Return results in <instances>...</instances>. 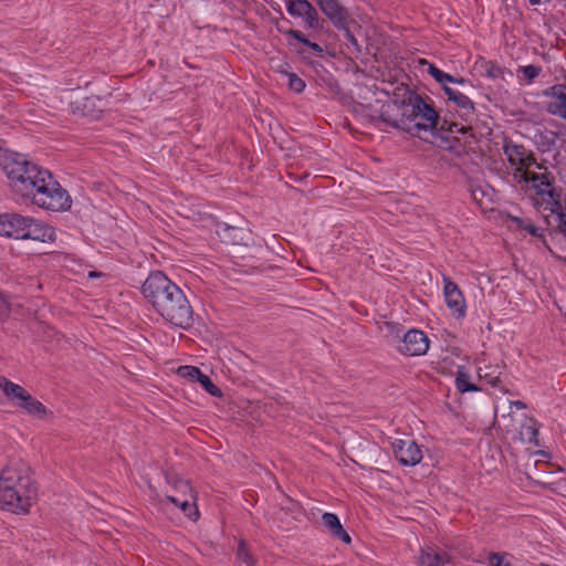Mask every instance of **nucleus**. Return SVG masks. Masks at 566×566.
<instances>
[{
  "mask_svg": "<svg viewBox=\"0 0 566 566\" xmlns=\"http://www.w3.org/2000/svg\"><path fill=\"white\" fill-rule=\"evenodd\" d=\"M0 167L6 172L9 185L22 199L52 211H65L71 208L67 191L54 179L53 175L25 155L0 148Z\"/></svg>",
  "mask_w": 566,
  "mask_h": 566,
  "instance_id": "f257e3e1",
  "label": "nucleus"
},
{
  "mask_svg": "<svg viewBox=\"0 0 566 566\" xmlns=\"http://www.w3.org/2000/svg\"><path fill=\"white\" fill-rule=\"evenodd\" d=\"M144 297L174 326L192 324V307L184 291L160 271L151 272L142 286Z\"/></svg>",
  "mask_w": 566,
  "mask_h": 566,
  "instance_id": "f03ea898",
  "label": "nucleus"
},
{
  "mask_svg": "<svg viewBox=\"0 0 566 566\" xmlns=\"http://www.w3.org/2000/svg\"><path fill=\"white\" fill-rule=\"evenodd\" d=\"M38 499V485L31 468L21 459L10 460L0 472V506L15 514H25Z\"/></svg>",
  "mask_w": 566,
  "mask_h": 566,
  "instance_id": "7ed1b4c3",
  "label": "nucleus"
},
{
  "mask_svg": "<svg viewBox=\"0 0 566 566\" xmlns=\"http://www.w3.org/2000/svg\"><path fill=\"white\" fill-rule=\"evenodd\" d=\"M400 108L407 118V133L419 135L421 130L433 132L439 124V115L431 104L413 91L402 90Z\"/></svg>",
  "mask_w": 566,
  "mask_h": 566,
  "instance_id": "20e7f679",
  "label": "nucleus"
},
{
  "mask_svg": "<svg viewBox=\"0 0 566 566\" xmlns=\"http://www.w3.org/2000/svg\"><path fill=\"white\" fill-rule=\"evenodd\" d=\"M0 389L13 406L23 409L29 416L44 419L49 411L46 407L31 396L22 386L0 376Z\"/></svg>",
  "mask_w": 566,
  "mask_h": 566,
  "instance_id": "39448f33",
  "label": "nucleus"
},
{
  "mask_svg": "<svg viewBox=\"0 0 566 566\" xmlns=\"http://www.w3.org/2000/svg\"><path fill=\"white\" fill-rule=\"evenodd\" d=\"M395 458L402 465L413 467L422 460L420 447L412 439H397L392 442Z\"/></svg>",
  "mask_w": 566,
  "mask_h": 566,
  "instance_id": "423d86ee",
  "label": "nucleus"
},
{
  "mask_svg": "<svg viewBox=\"0 0 566 566\" xmlns=\"http://www.w3.org/2000/svg\"><path fill=\"white\" fill-rule=\"evenodd\" d=\"M429 339L427 335L419 329L408 331L402 338L399 352L407 356H420L427 353Z\"/></svg>",
  "mask_w": 566,
  "mask_h": 566,
  "instance_id": "0eeeda50",
  "label": "nucleus"
},
{
  "mask_svg": "<svg viewBox=\"0 0 566 566\" xmlns=\"http://www.w3.org/2000/svg\"><path fill=\"white\" fill-rule=\"evenodd\" d=\"M27 222H31V217L19 213H0V235L22 239Z\"/></svg>",
  "mask_w": 566,
  "mask_h": 566,
  "instance_id": "6e6552de",
  "label": "nucleus"
},
{
  "mask_svg": "<svg viewBox=\"0 0 566 566\" xmlns=\"http://www.w3.org/2000/svg\"><path fill=\"white\" fill-rule=\"evenodd\" d=\"M316 3L336 29H345L350 21L348 10L338 0H316Z\"/></svg>",
  "mask_w": 566,
  "mask_h": 566,
  "instance_id": "1a4fd4ad",
  "label": "nucleus"
},
{
  "mask_svg": "<svg viewBox=\"0 0 566 566\" xmlns=\"http://www.w3.org/2000/svg\"><path fill=\"white\" fill-rule=\"evenodd\" d=\"M398 91H400V88H398ZM399 97V92H396L395 99L381 106L379 118L385 124L407 132V118L403 116V112L400 108Z\"/></svg>",
  "mask_w": 566,
  "mask_h": 566,
  "instance_id": "9d476101",
  "label": "nucleus"
},
{
  "mask_svg": "<svg viewBox=\"0 0 566 566\" xmlns=\"http://www.w3.org/2000/svg\"><path fill=\"white\" fill-rule=\"evenodd\" d=\"M444 287V298L447 306L452 311L453 315L458 318L463 317L465 315V300L460 291L459 286L452 282L449 277H443Z\"/></svg>",
  "mask_w": 566,
  "mask_h": 566,
  "instance_id": "9b49d317",
  "label": "nucleus"
},
{
  "mask_svg": "<svg viewBox=\"0 0 566 566\" xmlns=\"http://www.w3.org/2000/svg\"><path fill=\"white\" fill-rule=\"evenodd\" d=\"M56 238L55 231L41 220L31 218V222H27L25 230L21 240H34L40 242H52Z\"/></svg>",
  "mask_w": 566,
  "mask_h": 566,
  "instance_id": "f8f14e48",
  "label": "nucleus"
},
{
  "mask_svg": "<svg viewBox=\"0 0 566 566\" xmlns=\"http://www.w3.org/2000/svg\"><path fill=\"white\" fill-rule=\"evenodd\" d=\"M165 479L167 484L170 486V492L166 494L177 495L179 499L196 500V493L192 490L189 481L181 479L175 472H165Z\"/></svg>",
  "mask_w": 566,
  "mask_h": 566,
  "instance_id": "ddd939ff",
  "label": "nucleus"
},
{
  "mask_svg": "<svg viewBox=\"0 0 566 566\" xmlns=\"http://www.w3.org/2000/svg\"><path fill=\"white\" fill-rule=\"evenodd\" d=\"M470 129H471V127L458 124L455 122H449L447 119H443V120L439 119V124H438L437 128H434L433 130L454 135V134H467L468 130H470ZM441 138L446 144L444 147L449 148V149L454 148L455 144H459V138L455 136H451V137L441 136Z\"/></svg>",
  "mask_w": 566,
  "mask_h": 566,
  "instance_id": "4468645a",
  "label": "nucleus"
},
{
  "mask_svg": "<svg viewBox=\"0 0 566 566\" xmlns=\"http://www.w3.org/2000/svg\"><path fill=\"white\" fill-rule=\"evenodd\" d=\"M322 523L324 527L331 533L334 538L340 539L342 542L349 544L352 538L348 533L342 526L339 518L334 513H324L322 515Z\"/></svg>",
  "mask_w": 566,
  "mask_h": 566,
  "instance_id": "2eb2a0df",
  "label": "nucleus"
},
{
  "mask_svg": "<svg viewBox=\"0 0 566 566\" xmlns=\"http://www.w3.org/2000/svg\"><path fill=\"white\" fill-rule=\"evenodd\" d=\"M539 423L532 417H525L518 430V439L523 443L538 446Z\"/></svg>",
  "mask_w": 566,
  "mask_h": 566,
  "instance_id": "dca6fc26",
  "label": "nucleus"
},
{
  "mask_svg": "<svg viewBox=\"0 0 566 566\" xmlns=\"http://www.w3.org/2000/svg\"><path fill=\"white\" fill-rule=\"evenodd\" d=\"M450 560L447 554H439L431 547L421 551L419 566H443Z\"/></svg>",
  "mask_w": 566,
  "mask_h": 566,
  "instance_id": "f3484780",
  "label": "nucleus"
},
{
  "mask_svg": "<svg viewBox=\"0 0 566 566\" xmlns=\"http://www.w3.org/2000/svg\"><path fill=\"white\" fill-rule=\"evenodd\" d=\"M166 499L170 503L180 507L181 512L190 520H196L198 517L199 512L196 506V500L179 499L177 495L172 494H166Z\"/></svg>",
  "mask_w": 566,
  "mask_h": 566,
  "instance_id": "a211bd4d",
  "label": "nucleus"
},
{
  "mask_svg": "<svg viewBox=\"0 0 566 566\" xmlns=\"http://www.w3.org/2000/svg\"><path fill=\"white\" fill-rule=\"evenodd\" d=\"M527 149L523 145L514 144L512 142H505L503 145V153L507 157V161L511 166L520 167L525 151Z\"/></svg>",
  "mask_w": 566,
  "mask_h": 566,
  "instance_id": "6ab92c4d",
  "label": "nucleus"
},
{
  "mask_svg": "<svg viewBox=\"0 0 566 566\" xmlns=\"http://www.w3.org/2000/svg\"><path fill=\"white\" fill-rule=\"evenodd\" d=\"M452 102L457 105V112L464 120H469L474 115V103L465 94L458 92Z\"/></svg>",
  "mask_w": 566,
  "mask_h": 566,
  "instance_id": "aec40b11",
  "label": "nucleus"
},
{
  "mask_svg": "<svg viewBox=\"0 0 566 566\" xmlns=\"http://www.w3.org/2000/svg\"><path fill=\"white\" fill-rule=\"evenodd\" d=\"M286 11L294 18H304L312 10V4L307 0H285Z\"/></svg>",
  "mask_w": 566,
  "mask_h": 566,
  "instance_id": "412c9836",
  "label": "nucleus"
},
{
  "mask_svg": "<svg viewBox=\"0 0 566 566\" xmlns=\"http://www.w3.org/2000/svg\"><path fill=\"white\" fill-rule=\"evenodd\" d=\"M470 375L465 371L464 367L459 366L455 377V387L460 392L479 391L480 388L470 381Z\"/></svg>",
  "mask_w": 566,
  "mask_h": 566,
  "instance_id": "4be33fe9",
  "label": "nucleus"
},
{
  "mask_svg": "<svg viewBox=\"0 0 566 566\" xmlns=\"http://www.w3.org/2000/svg\"><path fill=\"white\" fill-rule=\"evenodd\" d=\"M284 34L286 35H290L292 36L293 39H295L297 42L306 45L307 48H310L311 50H313L317 55H322L324 50L323 48L315 43V42H311L307 38H305V35L298 31V30H293V29H290V30H286L284 31Z\"/></svg>",
  "mask_w": 566,
  "mask_h": 566,
  "instance_id": "5701e85b",
  "label": "nucleus"
},
{
  "mask_svg": "<svg viewBox=\"0 0 566 566\" xmlns=\"http://www.w3.org/2000/svg\"><path fill=\"white\" fill-rule=\"evenodd\" d=\"M527 176L528 184L532 182L534 185L541 182V185H545L546 187H551L555 179L552 172L548 171L537 174L528 170Z\"/></svg>",
  "mask_w": 566,
  "mask_h": 566,
  "instance_id": "b1692460",
  "label": "nucleus"
},
{
  "mask_svg": "<svg viewBox=\"0 0 566 566\" xmlns=\"http://www.w3.org/2000/svg\"><path fill=\"white\" fill-rule=\"evenodd\" d=\"M424 63L429 65V74L440 84L446 85L447 83H450V81H454V76L441 71L436 65L428 63L427 61H424Z\"/></svg>",
  "mask_w": 566,
  "mask_h": 566,
  "instance_id": "393cba45",
  "label": "nucleus"
},
{
  "mask_svg": "<svg viewBox=\"0 0 566 566\" xmlns=\"http://www.w3.org/2000/svg\"><path fill=\"white\" fill-rule=\"evenodd\" d=\"M196 381H198L211 396L220 397L222 395L221 389L212 382L209 376L201 373Z\"/></svg>",
  "mask_w": 566,
  "mask_h": 566,
  "instance_id": "a878e982",
  "label": "nucleus"
},
{
  "mask_svg": "<svg viewBox=\"0 0 566 566\" xmlns=\"http://www.w3.org/2000/svg\"><path fill=\"white\" fill-rule=\"evenodd\" d=\"M237 557L241 562L245 563L248 566H253L255 563L253 556L249 553L244 541H241L239 543V546L237 549Z\"/></svg>",
  "mask_w": 566,
  "mask_h": 566,
  "instance_id": "bb28decb",
  "label": "nucleus"
},
{
  "mask_svg": "<svg viewBox=\"0 0 566 566\" xmlns=\"http://www.w3.org/2000/svg\"><path fill=\"white\" fill-rule=\"evenodd\" d=\"M306 27L311 29H321L322 28V21L318 18V14L316 12V9L312 6V10H310L304 18H302Z\"/></svg>",
  "mask_w": 566,
  "mask_h": 566,
  "instance_id": "cd10ccee",
  "label": "nucleus"
},
{
  "mask_svg": "<svg viewBox=\"0 0 566 566\" xmlns=\"http://www.w3.org/2000/svg\"><path fill=\"white\" fill-rule=\"evenodd\" d=\"M500 375L501 371L499 370V366H496L492 371H486L484 374H482V368H479L480 378L486 380L493 387H497L500 385Z\"/></svg>",
  "mask_w": 566,
  "mask_h": 566,
  "instance_id": "c85d7f7f",
  "label": "nucleus"
},
{
  "mask_svg": "<svg viewBox=\"0 0 566 566\" xmlns=\"http://www.w3.org/2000/svg\"><path fill=\"white\" fill-rule=\"evenodd\" d=\"M549 189H547L546 191V196L551 199L552 203H553V208H552V212H557L559 210H562V198H560V190H558L557 188H554L553 185L551 187H548Z\"/></svg>",
  "mask_w": 566,
  "mask_h": 566,
  "instance_id": "c756f323",
  "label": "nucleus"
},
{
  "mask_svg": "<svg viewBox=\"0 0 566 566\" xmlns=\"http://www.w3.org/2000/svg\"><path fill=\"white\" fill-rule=\"evenodd\" d=\"M503 73H504V70L500 65H497L493 62H486L484 64V74H485V76H488L490 78L502 77Z\"/></svg>",
  "mask_w": 566,
  "mask_h": 566,
  "instance_id": "7c9ffc66",
  "label": "nucleus"
},
{
  "mask_svg": "<svg viewBox=\"0 0 566 566\" xmlns=\"http://www.w3.org/2000/svg\"><path fill=\"white\" fill-rule=\"evenodd\" d=\"M513 221L516 223V226L521 229L526 230L533 237H541L542 235V229L537 228L536 226L532 223H525V221L521 218H513Z\"/></svg>",
  "mask_w": 566,
  "mask_h": 566,
  "instance_id": "2f4dec72",
  "label": "nucleus"
},
{
  "mask_svg": "<svg viewBox=\"0 0 566 566\" xmlns=\"http://www.w3.org/2000/svg\"><path fill=\"white\" fill-rule=\"evenodd\" d=\"M305 82L298 77L295 73L289 74V87L295 93H302L305 88Z\"/></svg>",
  "mask_w": 566,
  "mask_h": 566,
  "instance_id": "473e14b6",
  "label": "nucleus"
},
{
  "mask_svg": "<svg viewBox=\"0 0 566 566\" xmlns=\"http://www.w3.org/2000/svg\"><path fill=\"white\" fill-rule=\"evenodd\" d=\"M178 373L182 377H187L192 380H197L201 374V370L198 367H193V366H181V367H179Z\"/></svg>",
  "mask_w": 566,
  "mask_h": 566,
  "instance_id": "72a5a7b5",
  "label": "nucleus"
},
{
  "mask_svg": "<svg viewBox=\"0 0 566 566\" xmlns=\"http://www.w3.org/2000/svg\"><path fill=\"white\" fill-rule=\"evenodd\" d=\"M521 71L524 74V76L531 82L539 75L542 69L539 66L530 64L522 66Z\"/></svg>",
  "mask_w": 566,
  "mask_h": 566,
  "instance_id": "f704fd0d",
  "label": "nucleus"
},
{
  "mask_svg": "<svg viewBox=\"0 0 566 566\" xmlns=\"http://www.w3.org/2000/svg\"><path fill=\"white\" fill-rule=\"evenodd\" d=\"M528 169L516 167L513 172V178L517 184H524L528 185V176H527Z\"/></svg>",
  "mask_w": 566,
  "mask_h": 566,
  "instance_id": "c9c22d12",
  "label": "nucleus"
},
{
  "mask_svg": "<svg viewBox=\"0 0 566 566\" xmlns=\"http://www.w3.org/2000/svg\"><path fill=\"white\" fill-rule=\"evenodd\" d=\"M10 313V304L4 297L3 294L0 293V322H3Z\"/></svg>",
  "mask_w": 566,
  "mask_h": 566,
  "instance_id": "e433bc0d",
  "label": "nucleus"
},
{
  "mask_svg": "<svg viewBox=\"0 0 566 566\" xmlns=\"http://www.w3.org/2000/svg\"><path fill=\"white\" fill-rule=\"evenodd\" d=\"M489 566H505L507 562H504V556L499 553L489 554Z\"/></svg>",
  "mask_w": 566,
  "mask_h": 566,
  "instance_id": "4c0bfd02",
  "label": "nucleus"
},
{
  "mask_svg": "<svg viewBox=\"0 0 566 566\" xmlns=\"http://www.w3.org/2000/svg\"><path fill=\"white\" fill-rule=\"evenodd\" d=\"M344 32L345 40L353 45L356 50H359V44L357 39L354 36L352 31L348 29V24H345V29H340Z\"/></svg>",
  "mask_w": 566,
  "mask_h": 566,
  "instance_id": "58836bf2",
  "label": "nucleus"
},
{
  "mask_svg": "<svg viewBox=\"0 0 566 566\" xmlns=\"http://www.w3.org/2000/svg\"><path fill=\"white\" fill-rule=\"evenodd\" d=\"M534 164H536V158H535V156H534L533 151H531V150H528V149H527V150L525 151V155H524V157H523V161H522V164H521V166H520V167L525 168V169H528V168H530L531 166H533Z\"/></svg>",
  "mask_w": 566,
  "mask_h": 566,
  "instance_id": "ea45409f",
  "label": "nucleus"
},
{
  "mask_svg": "<svg viewBox=\"0 0 566 566\" xmlns=\"http://www.w3.org/2000/svg\"><path fill=\"white\" fill-rule=\"evenodd\" d=\"M559 219V230L566 237V213L562 210L555 212Z\"/></svg>",
  "mask_w": 566,
  "mask_h": 566,
  "instance_id": "a19ab883",
  "label": "nucleus"
},
{
  "mask_svg": "<svg viewBox=\"0 0 566 566\" xmlns=\"http://www.w3.org/2000/svg\"><path fill=\"white\" fill-rule=\"evenodd\" d=\"M554 96L559 101L558 104H566V87H560L558 92L554 93Z\"/></svg>",
  "mask_w": 566,
  "mask_h": 566,
  "instance_id": "79ce46f5",
  "label": "nucleus"
},
{
  "mask_svg": "<svg viewBox=\"0 0 566 566\" xmlns=\"http://www.w3.org/2000/svg\"><path fill=\"white\" fill-rule=\"evenodd\" d=\"M533 188L535 189L536 193L542 197L546 196V191L548 189L545 185H541V182L534 184Z\"/></svg>",
  "mask_w": 566,
  "mask_h": 566,
  "instance_id": "37998d69",
  "label": "nucleus"
},
{
  "mask_svg": "<svg viewBox=\"0 0 566 566\" xmlns=\"http://www.w3.org/2000/svg\"><path fill=\"white\" fill-rule=\"evenodd\" d=\"M443 91H444L446 95L448 96L449 101H452L459 92V91L453 90L447 85H443Z\"/></svg>",
  "mask_w": 566,
  "mask_h": 566,
  "instance_id": "c03bdc74",
  "label": "nucleus"
},
{
  "mask_svg": "<svg viewBox=\"0 0 566 566\" xmlns=\"http://www.w3.org/2000/svg\"><path fill=\"white\" fill-rule=\"evenodd\" d=\"M547 111L553 114V115H556V111H563V107H562V104H558V103H549L548 104V108Z\"/></svg>",
  "mask_w": 566,
  "mask_h": 566,
  "instance_id": "a18cd8bd",
  "label": "nucleus"
},
{
  "mask_svg": "<svg viewBox=\"0 0 566 566\" xmlns=\"http://www.w3.org/2000/svg\"><path fill=\"white\" fill-rule=\"evenodd\" d=\"M510 406L511 407L514 406V407H516L518 409H525L526 408V405L523 401H521V400L510 401Z\"/></svg>",
  "mask_w": 566,
  "mask_h": 566,
  "instance_id": "49530a36",
  "label": "nucleus"
},
{
  "mask_svg": "<svg viewBox=\"0 0 566 566\" xmlns=\"http://www.w3.org/2000/svg\"><path fill=\"white\" fill-rule=\"evenodd\" d=\"M450 83H457V84L464 85L467 83V80L463 77H454V81H450Z\"/></svg>",
  "mask_w": 566,
  "mask_h": 566,
  "instance_id": "de8ad7c7",
  "label": "nucleus"
},
{
  "mask_svg": "<svg viewBox=\"0 0 566 566\" xmlns=\"http://www.w3.org/2000/svg\"><path fill=\"white\" fill-rule=\"evenodd\" d=\"M530 3L533 4V6L539 4L541 0H530Z\"/></svg>",
  "mask_w": 566,
  "mask_h": 566,
  "instance_id": "09e8293b",
  "label": "nucleus"
},
{
  "mask_svg": "<svg viewBox=\"0 0 566 566\" xmlns=\"http://www.w3.org/2000/svg\"><path fill=\"white\" fill-rule=\"evenodd\" d=\"M534 166H536V168H538V169H544V165L543 164H538L537 161H536V164H534Z\"/></svg>",
  "mask_w": 566,
  "mask_h": 566,
  "instance_id": "8fccbe9b",
  "label": "nucleus"
},
{
  "mask_svg": "<svg viewBox=\"0 0 566 566\" xmlns=\"http://www.w3.org/2000/svg\"><path fill=\"white\" fill-rule=\"evenodd\" d=\"M243 240V237H240L239 239L237 238V235L233 237V241L234 243L239 242V241H242Z\"/></svg>",
  "mask_w": 566,
  "mask_h": 566,
  "instance_id": "3c124183",
  "label": "nucleus"
},
{
  "mask_svg": "<svg viewBox=\"0 0 566 566\" xmlns=\"http://www.w3.org/2000/svg\"><path fill=\"white\" fill-rule=\"evenodd\" d=\"M505 566H511V564H510V563H506V564H505Z\"/></svg>",
  "mask_w": 566,
  "mask_h": 566,
  "instance_id": "603ef678",
  "label": "nucleus"
}]
</instances>
